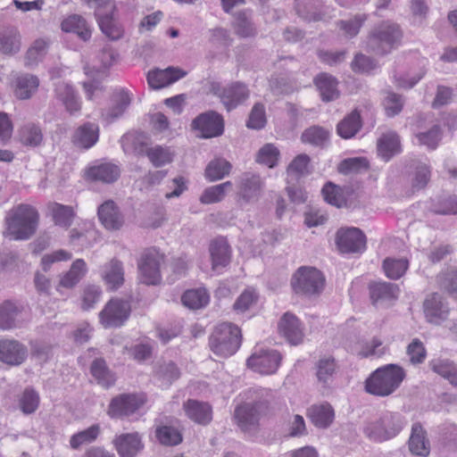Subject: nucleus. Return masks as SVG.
<instances>
[{"mask_svg": "<svg viewBox=\"0 0 457 457\" xmlns=\"http://www.w3.org/2000/svg\"><path fill=\"white\" fill-rule=\"evenodd\" d=\"M38 220L39 214L34 207L20 204L7 213L4 235L13 240H28L36 233Z\"/></svg>", "mask_w": 457, "mask_h": 457, "instance_id": "obj_1", "label": "nucleus"}, {"mask_svg": "<svg viewBox=\"0 0 457 457\" xmlns=\"http://www.w3.org/2000/svg\"><path fill=\"white\" fill-rule=\"evenodd\" d=\"M402 37L403 32L396 23L384 21L370 30L366 48L377 55H386L399 46Z\"/></svg>", "mask_w": 457, "mask_h": 457, "instance_id": "obj_2", "label": "nucleus"}, {"mask_svg": "<svg viewBox=\"0 0 457 457\" xmlns=\"http://www.w3.org/2000/svg\"><path fill=\"white\" fill-rule=\"evenodd\" d=\"M250 393L253 402L238 406L235 419L242 431L251 434L257 430L260 416L268 409L271 395L267 389H254Z\"/></svg>", "mask_w": 457, "mask_h": 457, "instance_id": "obj_3", "label": "nucleus"}, {"mask_svg": "<svg viewBox=\"0 0 457 457\" xmlns=\"http://www.w3.org/2000/svg\"><path fill=\"white\" fill-rule=\"evenodd\" d=\"M405 378V372L398 365L387 364L377 369L366 379L365 389L373 395L387 396L393 394Z\"/></svg>", "mask_w": 457, "mask_h": 457, "instance_id": "obj_4", "label": "nucleus"}, {"mask_svg": "<svg viewBox=\"0 0 457 457\" xmlns=\"http://www.w3.org/2000/svg\"><path fill=\"white\" fill-rule=\"evenodd\" d=\"M240 328L228 322L215 327L209 340L211 350L221 357L233 355L241 345Z\"/></svg>", "mask_w": 457, "mask_h": 457, "instance_id": "obj_5", "label": "nucleus"}, {"mask_svg": "<svg viewBox=\"0 0 457 457\" xmlns=\"http://www.w3.org/2000/svg\"><path fill=\"white\" fill-rule=\"evenodd\" d=\"M88 7L95 10V16L102 32L112 40L123 37L124 29L117 21L114 12L116 6L112 0H82Z\"/></svg>", "mask_w": 457, "mask_h": 457, "instance_id": "obj_6", "label": "nucleus"}, {"mask_svg": "<svg viewBox=\"0 0 457 457\" xmlns=\"http://www.w3.org/2000/svg\"><path fill=\"white\" fill-rule=\"evenodd\" d=\"M404 425L405 421L400 414L386 412L376 421L369 423L364 432L370 439L381 442L396 436Z\"/></svg>", "mask_w": 457, "mask_h": 457, "instance_id": "obj_7", "label": "nucleus"}, {"mask_svg": "<svg viewBox=\"0 0 457 457\" xmlns=\"http://www.w3.org/2000/svg\"><path fill=\"white\" fill-rule=\"evenodd\" d=\"M324 284L323 274L312 267H300L291 279L294 292L306 296L320 295Z\"/></svg>", "mask_w": 457, "mask_h": 457, "instance_id": "obj_8", "label": "nucleus"}, {"mask_svg": "<svg viewBox=\"0 0 457 457\" xmlns=\"http://www.w3.org/2000/svg\"><path fill=\"white\" fill-rule=\"evenodd\" d=\"M211 92L216 96L228 112L245 104L250 97V89L245 83L235 81L226 86L212 83Z\"/></svg>", "mask_w": 457, "mask_h": 457, "instance_id": "obj_9", "label": "nucleus"}, {"mask_svg": "<svg viewBox=\"0 0 457 457\" xmlns=\"http://www.w3.org/2000/svg\"><path fill=\"white\" fill-rule=\"evenodd\" d=\"M163 255L155 248L147 249L141 256L138 270L143 283L157 285L161 281L160 266Z\"/></svg>", "mask_w": 457, "mask_h": 457, "instance_id": "obj_10", "label": "nucleus"}, {"mask_svg": "<svg viewBox=\"0 0 457 457\" xmlns=\"http://www.w3.org/2000/svg\"><path fill=\"white\" fill-rule=\"evenodd\" d=\"M130 304L121 299H112L99 313L101 324L104 328L120 327L127 320L130 313Z\"/></svg>", "mask_w": 457, "mask_h": 457, "instance_id": "obj_11", "label": "nucleus"}, {"mask_svg": "<svg viewBox=\"0 0 457 457\" xmlns=\"http://www.w3.org/2000/svg\"><path fill=\"white\" fill-rule=\"evenodd\" d=\"M281 359L277 350H260L247 359V366L262 374H273L279 367Z\"/></svg>", "mask_w": 457, "mask_h": 457, "instance_id": "obj_12", "label": "nucleus"}, {"mask_svg": "<svg viewBox=\"0 0 457 457\" xmlns=\"http://www.w3.org/2000/svg\"><path fill=\"white\" fill-rule=\"evenodd\" d=\"M336 242L342 253H362L366 249V237L357 228L339 229Z\"/></svg>", "mask_w": 457, "mask_h": 457, "instance_id": "obj_13", "label": "nucleus"}, {"mask_svg": "<svg viewBox=\"0 0 457 457\" xmlns=\"http://www.w3.org/2000/svg\"><path fill=\"white\" fill-rule=\"evenodd\" d=\"M193 127L201 132L202 137H218L224 130L223 118L218 112L210 111L197 116L193 120Z\"/></svg>", "mask_w": 457, "mask_h": 457, "instance_id": "obj_14", "label": "nucleus"}, {"mask_svg": "<svg viewBox=\"0 0 457 457\" xmlns=\"http://www.w3.org/2000/svg\"><path fill=\"white\" fill-rule=\"evenodd\" d=\"M28 348L15 339L0 340V361L10 366L22 364L28 357Z\"/></svg>", "mask_w": 457, "mask_h": 457, "instance_id": "obj_15", "label": "nucleus"}, {"mask_svg": "<svg viewBox=\"0 0 457 457\" xmlns=\"http://www.w3.org/2000/svg\"><path fill=\"white\" fill-rule=\"evenodd\" d=\"M278 329L279 334L291 345H297L303 340V327L299 319L292 312H286L281 317Z\"/></svg>", "mask_w": 457, "mask_h": 457, "instance_id": "obj_16", "label": "nucleus"}, {"mask_svg": "<svg viewBox=\"0 0 457 457\" xmlns=\"http://www.w3.org/2000/svg\"><path fill=\"white\" fill-rule=\"evenodd\" d=\"M24 322L22 305L8 300L0 304V328L2 330L20 328Z\"/></svg>", "mask_w": 457, "mask_h": 457, "instance_id": "obj_17", "label": "nucleus"}, {"mask_svg": "<svg viewBox=\"0 0 457 457\" xmlns=\"http://www.w3.org/2000/svg\"><path fill=\"white\" fill-rule=\"evenodd\" d=\"M423 306L426 320L429 323L439 325L448 317V304L443 296L437 293L428 296Z\"/></svg>", "mask_w": 457, "mask_h": 457, "instance_id": "obj_18", "label": "nucleus"}, {"mask_svg": "<svg viewBox=\"0 0 457 457\" xmlns=\"http://www.w3.org/2000/svg\"><path fill=\"white\" fill-rule=\"evenodd\" d=\"M144 402L134 395H120L113 398L108 408V415L111 418L129 416L137 411Z\"/></svg>", "mask_w": 457, "mask_h": 457, "instance_id": "obj_19", "label": "nucleus"}, {"mask_svg": "<svg viewBox=\"0 0 457 457\" xmlns=\"http://www.w3.org/2000/svg\"><path fill=\"white\" fill-rule=\"evenodd\" d=\"M263 182L259 175L245 173L237 184V196L245 203L256 201L262 192Z\"/></svg>", "mask_w": 457, "mask_h": 457, "instance_id": "obj_20", "label": "nucleus"}, {"mask_svg": "<svg viewBox=\"0 0 457 457\" xmlns=\"http://www.w3.org/2000/svg\"><path fill=\"white\" fill-rule=\"evenodd\" d=\"M54 97L60 102L70 114H75L81 110V101L72 85L59 81L54 87Z\"/></svg>", "mask_w": 457, "mask_h": 457, "instance_id": "obj_21", "label": "nucleus"}, {"mask_svg": "<svg viewBox=\"0 0 457 457\" xmlns=\"http://www.w3.org/2000/svg\"><path fill=\"white\" fill-rule=\"evenodd\" d=\"M370 299L374 305H390L400 293L397 285L388 282L371 283L369 287Z\"/></svg>", "mask_w": 457, "mask_h": 457, "instance_id": "obj_22", "label": "nucleus"}, {"mask_svg": "<svg viewBox=\"0 0 457 457\" xmlns=\"http://www.w3.org/2000/svg\"><path fill=\"white\" fill-rule=\"evenodd\" d=\"M120 457H136L144 445L138 433H126L116 436L112 440Z\"/></svg>", "mask_w": 457, "mask_h": 457, "instance_id": "obj_23", "label": "nucleus"}, {"mask_svg": "<svg viewBox=\"0 0 457 457\" xmlns=\"http://www.w3.org/2000/svg\"><path fill=\"white\" fill-rule=\"evenodd\" d=\"M209 252L213 271L220 273L230 263L231 249L225 238L219 237L212 241Z\"/></svg>", "mask_w": 457, "mask_h": 457, "instance_id": "obj_24", "label": "nucleus"}, {"mask_svg": "<svg viewBox=\"0 0 457 457\" xmlns=\"http://www.w3.org/2000/svg\"><path fill=\"white\" fill-rule=\"evenodd\" d=\"M187 72L179 68L168 67L164 70H155L148 72L147 81L150 87L160 89L167 87L179 79L184 78Z\"/></svg>", "mask_w": 457, "mask_h": 457, "instance_id": "obj_25", "label": "nucleus"}, {"mask_svg": "<svg viewBox=\"0 0 457 457\" xmlns=\"http://www.w3.org/2000/svg\"><path fill=\"white\" fill-rule=\"evenodd\" d=\"M99 138V127L96 123L86 122L74 131L71 141L79 148L89 149Z\"/></svg>", "mask_w": 457, "mask_h": 457, "instance_id": "obj_26", "label": "nucleus"}, {"mask_svg": "<svg viewBox=\"0 0 457 457\" xmlns=\"http://www.w3.org/2000/svg\"><path fill=\"white\" fill-rule=\"evenodd\" d=\"M98 217L106 229H120L124 220L113 201H106L98 207Z\"/></svg>", "mask_w": 457, "mask_h": 457, "instance_id": "obj_27", "label": "nucleus"}, {"mask_svg": "<svg viewBox=\"0 0 457 457\" xmlns=\"http://www.w3.org/2000/svg\"><path fill=\"white\" fill-rule=\"evenodd\" d=\"M377 151L379 157L388 162L393 156L401 153L399 136L392 130L383 133L378 139Z\"/></svg>", "mask_w": 457, "mask_h": 457, "instance_id": "obj_28", "label": "nucleus"}, {"mask_svg": "<svg viewBox=\"0 0 457 457\" xmlns=\"http://www.w3.org/2000/svg\"><path fill=\"white\" fill-rule=\"evenodd\" d=\"M39 87L37 76L29 73L17 75L13 81V93L16 98L27 100L33 96Z\"/></svg>", "mask_w": 457, "mask_h": 457, "instance_id": "obj_29", "label": "nucleus"}, {"mask_svg": "<svg viewBox=\"0 0 457 457\" xmlns=\"http://www.w3.org/2000/svg\"><path fill=\"white\" fill-rule=\"evenodd\" d=\"M21 48V36L15 27H7L0 29V53L12 56Z\"/></svg>", "mask_w": 457, "mask_h": 457, "instance_id": "obj_30", "label": "nucleus"}, {"mask_svg": "<svg viewBox=\"0 0 457 457\" xmlns=\"http://www.w3.org/2000/svg\"><path fill=\"white\" fill-rule=\"evenodd\" d=\"M61 29L65 33H74L81 40L87 41L91 37V29L87 21L79 14H70L61 22Z\"/></svg>", "mask_w": 457, "mask_h": 457, "instance_id": "obj_31", "label": "nucleus"}, {"mask_svg": "<svg viewBox=\"0 0 457 457\" xmlns=\"http://www.w3.org/2000/svg\"><path fill=\"white\" fill-rule=\"evenodd\" d=\"M131 103V97L129 93L123 89L115 92L112 97V105L103 111L102 116L104 120L111 122L120 117Z\"/></svg>", "mask_w": 457, "mask_h": 457, "instance_id": "obj_32", "label": "nucleus"}, {"mask_svg": "<svg viewBox=\"0 0 457 457\" xmlns=\"http://www.w3.org/2000/svg\"><path fill=\"white\" fill-rule=\"evenodd\" d=\"M337 364L334 357L321 356L315 363V376L323 386H328L333 381L337 370Z\"/></svg>", "mask_w": 457, "mask_h": 457, "instance_id": "obj_33", "label": "nucleus"}, {"mask_svg": "<svg viewBox=\"0 0 457 457\" xmlns=\"http://www.w3.org/2000/svg\"><path fill=\"white\" fill-rule=\"evenodd\" d=\"M101 277L112 289H117L124 283L122 262L117 259H112L103 266Z\"/></svg>", "mask_w": 457, "mask_h": 457, "instance_id": "obj_34", "label": "nucleus"}, {"mask_svg": "<svg viewBox=\"0 0 457 457\" xmlns=\"http://www.w3.org/2000/svg\"><path fill=\"white\" fill-rule=\"evenodd\" d=\"M87 177L92 180L103 183H112L120 174V168L111 162H103L90 167L87 171Z\"/></svg>", "mask_w": 457, "mask_h": 457, "instance_id": "obj_35", "label": "nucleus"}, {"mask_svg": "<svg viewBox=\"0 0 457 457\" xmlns=\"http://www.w3.org/2000/svg\"><path fill=\"white\" fill-rule=\"evenodd\" d=\"M187 416L195 422L206 425L212 420V408L203 402L188 400L184 403Z\"/></svg>", "mask_w": 457, "mask_h": 457, "instance_id": "obj_36", "label": "nucleus"}, {"mask_svg": "<svg viewBox=\"0 0 457 457\" xmlns=\"http://www.w3.org/2000/svg\"><path fill=\"white\" fill-rule=\"evenodd\" d=\"M409 449L415 455L426 457L429 454L430 444L426 436V431L420 424L412 426Z\"/></svg>", "mask_w": 457, "mask_h": 457, "instance_id": "obj_37", "label": "nucleus"}, {"mask_svg": "<svg viewBox=\"0 0 457 457\" xmlns=\"http://www.w3.org/2000/svg\"><path fill=\"white\" fill-rule=\"evenodd\" d=\"M314 82L323 101L330 102L339 97L338 83L333 76L321 73L315 78Z\"/></svg>", "mask_w": 457, "mask_h": 457, "instance_id": "obj_38", "label": "nucleus"}, {"mask_svg": "<svg viewBox=\"0 0 457 457\" xmlns=\"http://www.w3.org/2000/svg\"><path fill=\"white\" fill-rule=\"evenodd\" d=\"M87 264L83 259L75 260L70 270L61 277L57 290L60 287L72 288L74 287L86 275Z\"/></svg>", "mask_w": 457, "mask_h": 457, "instance_id": "obj_39", "label": "nucleus"}, {"mask_svg": "<svg viewBox=\"0 0 457 457\" xmlns=\"http://www.w3.org/2000/svg\"><path fill=\"white\" fill-rule=\"evenodd\" d=\"M233 28L240 37H251L257 34V29L252 20V12L249 10L235 13Z\"/></svg>", "mask_w": 457, "mask_h": 457, "instance_id": "obj_40", "label": "nucleus"}, {"mask_svg": "<svg viewBox=\"0 0 457 457\" xmlns=\"http://www.w3.org/2000/svg\"><path fill=\"white\" fill-rule=\"evenodd\" d=\"M310 162L311 159L305 154L295 156L287 169V182L291 183L309 175L312 172Z\"/></svg>", "mask_w": 457, "mask_h": 457, "instance_id": "obj_41", "label": "nucleus"}, {"mask_svg": "<svg viewBox=\"0 0 457 457\" xmlns=\"http://www.w3.org/2000/svg\"><path fill=\"white\" fill-rule=\"evenodd\" d=\"M90 372L97 384L104 388H109L116 381L115 375L109 370L103 358H96L93 361Z\"/></svg>", "mask_w": 457, "mask_h": 457, "instance_id": "obj_42", "label": "nucleus"}, {"mask_svg": "<svg viewBox=\"0 0 457 457\" xmlns=\"http://www.w3.org/2000/svg\"><path fill=\"white\" fill-rule=\"evenodd\" d=\"M54 223L56 226L68 228L75 218V211L71 206L52 203L48 205Z\"/></svg>", "mask_w": 457, "mask_h": 457, "instance_id": "obj_43", "label": "nucleus"}, {"mask_svg": "<svg viewBox=\"0 0 457 457\" xmlns=\"http://www.w3.org/2000/svg\"><path fill=\"white\" fill-rule=\"evenodd\" d=\"M362 126L360 112L357 110H353L348 115H346L337 127L338 135L348 139L354 137Z\"/></svg>", "mask_w": 457, "mask_h": 457, "instance_id": "obj_44", "label": "nucleus"}, {"mask_svg": "<svg viewBox=\"0 0 457 457\" xmlns=\"http://www.w3.org/2000/svg\"><path fill=\"white\" fill-rule=\"evenodd\" d=\"M309 417L318 428H328L334 420V410L328 403L313 405L309 409Z\"/></svg>", "mask_w": 457, "mask_h": 457, "instance_id": "obj_45", "label": "nucleus"}, {"mask_svg": "<svg viewBox=\"0 0 457 457\" xmlns=\"http://www.w3.org/2000/svg\"><path fill=\"white\" fill-rule=\"evenodd\" d=\"M233 184L231 181L212 186L204 189L200 196V202L204 204H212L221 202L226 194L232 190Z\"/></svg>", "mask_w": 457, "mask_h": 457, "instance_id": "obj_46", "label": "nucleus"}, {"mask_svg": "<svg viewBox=\"0 0 457 457\" xmlns=\"http://www.w3.org/2000/svg\"><path fill=\"white\" fill-rule=\"evenodd\" d=\"M429 367L452 385L457 386V365L455 363L445 359H435L429 362Z\"/></svg>", "mask_w": 457, "mask_h": 457, "instance_id": "obj_47", "label": "nucleus"}, {"mask_svg": "<svg viewBox=\"0 0 457 457\" xmlns=\"http://www.w3.org/2000/svg\"><path fill=\"white\" fill-rule=\"evenodd\" d=\"M209 294L204 288L187 290L181 297L183 304L193 310L204 307L209 303Z\"/></svg>", "mask_w": 457, "mask_h": 457, "instance_id": "obj_48", "label": "nucleus"}, {"mask_svg": "<svg viewBox=\"0 0 457 457\" xmlns=\"http://www.w3.org/2000/svg\"><path fill=\"white\" fill-rule=\"evenodd\" d=\"M48 48V44L44 39H37L31 45V46L27 50L25 58H24V65L28 68H32L37 66L39 62H41L46 55Z\"/></svg>", "mask_w": 457, "mask_h": 457, "instance_id": "obj_49", "label": "nucleus"}, {"mask_svg": "<svg viewBox=\"0 0 457 457\" xmlns=\"http://www.w3.org/2000/svg\"><path fill=\"white\" fill-rule=\"evenodd\" d=\"M231 164L223 158H217L210 162L205 169V177L210 181H216L228 175Z\"/></svg>", "mask_w": 457, "mask_h": 457, "instance_id": "obj_50", "label": "nucleus"}, {"mask_svg": "<svg viewBox=\"0 0 457 457\" xmlns=\"http://www.w3.org/2000/svg\"><path fill=\"white\" fill-rule=\"evenodd\" d=\"M146 155L155 167H161L173 161L174 152L170 147L155 145L146 150Z\"/></svg>", "mask_w": 457, "mask_h": 457, "instance_id": "obj_51", "label": "nucleus"}, {"mask_svg": "<svg viewBox=\"0 0 457 457\" xmlns=\"http://www.w3.org/2000/svg\"><path fill=\"white\" fill-rule=\"evenodd\" d=\"M439 287L449 295L457 298V270L449 269L436 276Z\"/></svg>", "mask_w": 457, "mask_h": 457, "instance_id": "obj_52", "label": "nucleus"}, {"mask_svg": "<svg viewBox=\"0 0 457 457\" xmlns=\"http://www.w3.org/2000/svg\"><path fill=\"white\" fill-rule=\"evenodd\" d=\"M428 209L435 213L441 215H450L457 213V197L448 196L436 201L432 200Z\"/></svg>", "mask_w": 457, "mask_h": 457, "instance_id": "obj_53", "label": "nucleus"}, {"mask_svg": "<svg viewBox=\"0 0 457 457\" xmlns=\"http://www.w3.org/2000/svg\"><path fill=\"white\" fill-rule=\"evenodd\" d=\"M20 141L27 146H37L43 140V134L39 127L35 124L24 125L20 130Z\"/></svg>", "mask_w": 457, "mask_h": 457, "instance_id": "obj_54", "label": "nucleus"}, {"mask_svg": "<svg viewBox=\"0 0 457 457\" xmlns=\"http://www.w3.org/2000/svg\"><path fill=\"white\" fill-rule=\"evenodd\" d=\"M320 5V0H296L295 9L299 16L307 21H319L321 19L317 9Z\"/></svg>", "mask_w": 457, "mask_h": 457, "instance_id": "obj_55", "label": "nucleus"}, {"mask_svg": "<svg viewBox=\"0 0 457 457\" xmlns=\"http://www.w3.org/2000/svg\"><path fill=\"white\" fill-rule=\"evenodd\" d=\"M366 20V14H356L352 19L339 21L337 26L345 37L352 38L357 36Z\"/></svg>", "mask_w": 457, "mask_h": 457, "instance_id": "obj_56", "label": "nucleus"}, {"mask_svg": "<svg viewBox=\"0 0 457 457\" xmlns=\"http://www.w3.org/2000/svg\"><path fill=\"white\" fill-rule=\"evenodd\" d=\"M329 133L322 127L312 126L303 131L301 139L316 146H322L328 139Z\"/></svg>", "mask_w": 457, "mask_h": 457, "instance_id": "obj_57", "label": "nucleus"}, {"mask_svg": "<svg viewBox=\"0 0 457 457\" xmlns=\"http://www.w3.org/2000/svg\"><path fill=\"white\" fill-rule=\"evenodd\" d=\"M383 269L387 278L398 279L407 270L408 261L406 259L386 258L383 262Z\"/></svg>", "mask_w": 457, "mask_h": 457, "instance_id": "obj_58", "label": "nucleus"}, {"mask_svg": "<svg viewBox=\"0 0 457 457\" xmlns=\"http://www.w3.org/2000/svg\"><path fill=\"white\" fill-rule=\"evenodd\" d=\"M155 436L158 441L164 445H177L182 442L181 433L171 426L158 427Z\"/></svg>", "mask_w": 457, "mask_h": 457, "instance_id": "obj_59", "label": "nucleus"}, {"mask_svg": "<svg viewBox=\"0 0 457 457\" xmlns=\"http://www.w3.org/2000/svg\"><path fill=\"white\" fill-rule=\"evenodd\" d=\"M99 432V425H93L83 431L74 434L70 440L71 447L78 449L82 445L92 443L97 438Z\"/></svg>", "mask_w": 457, "mask_h": 457, "instance_id": "obj_60", "label": "nucleus"}, {"mask_svg": "<svg viewBox=\"0 0 457 457\" xmlns=\"http://www.w3.org/2000/svg\"><path fill=\"white\" fill-rule=\"evenodd\" d=\"M116 55L117 54L113 49L111 47H104L99 54V59L102 62V65L100 67L94 66L92 68L89 66H85V73L91 77H94L95 72L103 73L107 68L112 65L116 59Z\"/></svg>", "mask_w": 457, "mask_h": 457, "instance_id": "obj_61", "label": "nucleus"}, {"mask_svg": "<svg viewBox=\"0 0 457 457\" xmlns=\"http://www.w3.org/2000/svg\"><path fill=\"white\" fill-rule=\"evenodd\" d=\"M279 158V151L273 144L264 145L258 152L256 161L269 168H274Z\"/></svg>", "mask_w": 457, "mask_h": 457, "instance_id": "obj_62", "label": "nucleus"}, {"mask_svg": "<svg viewBox=\"0 0 457 457\" xmlns=\"http://www.w3.org/2000/svg\"><path fill=\"white\" fill-rule=\"evenodd\" d=\"M404 100L402 96L394 92H387L384 98L383 105L386 114L394 117L399 114L403 107Z\"/></svg>", "mask_w": 457, "mask_h": 457, "instance_id": "obj_63", "label": "nucleus"}, {"mask_svg": "<svg viewBox=\"0 0 457 457\" xmlns=\"http://www.w3.org/2000/svg\"><path fill=\"white\" fill-rule=\"evenodd\" d=\"M325 201L334 206L342 207L345 204L341 188L331 182L327 183L322 188Z\"/></svg>", "mask_w": 457, "mask_h": 457, "instance_id": "obj_64", "label": "nucleus"}]
</instances>
